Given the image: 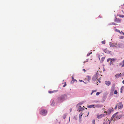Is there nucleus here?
<instances>
[{"instance_id": "aec40b11", "label": "nucleus", "mask_w": 124, "mask_h": 124, "mask_svg": "<svg viewBox=\"0 0 124 124\" xmlns=\"http://www.w3.org/2000/svg\"><path fill=\"white\" fill-rule=\"evenodd\" d=\"M106 98V96H103L102 99V100L103 101V102L105 101Z\"/></svg>"}, {"instance_id": "c85d7f7f", "label": "nucleus", "mask_w": 124, "mask_h": 124, "mask_svg": "<svg viewBox=\"0 0 124 124\" xmlns=\"http://www.w3.org/2000/svg\"><path fill=\"white\" fill-rule=\"evenodd\" d=\"M114 93L115 94H117V92L116 90H115L114 91Z\"/></svg>"}, {"instance_id": "052dcab7", "label": "nucleus", "mask_w": 124, "mask_h": 124, "mask_svg": "<svg viewBox=\"0 0 124 124\" xmlns=\"http://www.w3.org/2000/svg\"><path fill=\"white\" fill-rule=\"evenodd\" d=\"M83 82H84V83H85V84H86V83L85 82H84V81H83Z\"/></svg>"}, {"instance_id": "338daca9", "label": "nucleus", "mask_w": 124, "mask_h": 124, "mask_svg": "<svg viewBox=\"0 0 124 124\" xmlns=\"http://www.w3.org/2000/svg\"><path fill=\"white\" fill-rule=\"evenodd\" d=\"M103 124H106L105 123H104Z\"/></svg>"}, {"instance_id": "603ef678", "label": "nucleus", "mask_w": 124, "mask_h": 124, "mask_svg": "<svg viewBox=\"0 0 124 124\" xmlns=\"http://www.w3.org/2000/svg\"><path fill=\"white\" fill-rule=\"evenodd\" d=\"M79 81H80V82H83V81L82 80H79Z\"/></svg>"}, {"instance_id": "864d4df0", "label": "nucleus", "mask_w": 124, "mask_h": 124, "mask_svg": "<svg viewBox=\"0 0 124 124\" xmlns=\"http://www.w3.org/2000/svg\"><path fill=\"white\" fill-rule=\"evenodd\" d=\"M112 24H111V23H109L108 24V25H111Z\"/></svg>"}, {"instance_id": "680f3d73", "label": "nucleus", "mask_w": 124, "mask_h": 124, "mask_svg": "<svg viewBox=\"0 0 124 124\" xmlns=\"http://www.w3.org/2000/svg\"><path fill=\"white\" fill-rule=\"evenodd\" d=\"M71 110H72V109H71L70 110V111L71 112Z\"/></svg>"}, {"instance_id": "ea45409f", "label": "nucleus", "mask_w": 124, "mask_h": 124, "mask_svg": "<svg viewBox=\"0 0 124 124\" xmlns=\"http://www.w3.org/2000/svg\"><path fill=\"white\" fill-rule=\"evenodd\" d=\"M80 105H78V104L76 106V107L77 108H78V109H79V108L80 107Z\"/></svg>"}, {"instance_id": "6e6d98bb", "label": "nucleus", "mask_w": 124, "mask_h": 124, "mask_svg": "<svg viewBox=\"0 0 124 124\" xmlns=\"http://www.w3.org/2000/svg\"><path fill=\"white\" fill-rule=\"evenodd\" d=\"M122 83L123 84H124V80H123L122 81Z\"/></svg>"}, {"instance_id": "c9c22d12", "label": "nucleus", "mask_w": 124, "mask_h": 124, "mask_svg": "<svg viewBox=\"0 0 124 124\" xmlns=\"http://www.w3.org/2000/svg\"><path fill=\"white\" fill-rule=\"evenodd\" d=\"M92 54V52H91L90 53H88L87 54V56H89L90 54Z\"/></svg>"}, {"instance_id": "4d7b16f0", "label": "nucleus", "mask_w": 124, "mask_h": 124, "mask_svg": "<svg viewBox=\"0 0 124 124\" xmlns=\"http://www.w3.org/2000/svg\"><path fill=\"white\" fill-rule=\"evenodd\" d=\"M93 93V92H92L90 94L91 95H92Z\"/></svg>"}, {"instance_id": "72a5a7b5", "label": "nucleus", "mask_w": 124, "mask_h": 124, "mask_svg": "<svg viewBox=\"0 0 124 124\" xmlns=\"http://www.w3.org/2000/svg\"><path fill=\"white\" fill-rule=\"evenodd\" d=\"M113 44H112L111 43H109V45L110 46L113 47Z\"/></svg>"}, {"instance_id": "20e7f679", "label": "nucleus", "mask_w": 124, "mask_h": 124, "mask_svg": "<svg viewBox=\"0 0 124 124\" xmlns=\"http://www.w3.org/2000/svg\"><path fill=\"white\" fill-rule=\"evenodd\" d=\"M56 100L57 103H61L63 101L61 96L58 97Z\"/></svg>"}, {"instance_id": "5fc2aeb1", "label": "nucleus", "mask_w": 124, "mask_h": 124, "mask_svg": "<svg viewBox=\"0 0 124 124\" xmlns=\"http://www.w3.org/2000/svg\"><path fill=\"white\" fill-rule=\"evenodd\" d=\"M121 32L124 35V33L122 32V31H121Z\"/></svg>"}, {"instance_id": "774afa93", "label": "nucleus", "mask_w": 124, "mask_h": 124, "mask_svg": "<svg viewBox=\"0 0 124 124\" xmlns=\"http://www.w3.org/2000/svg\"><path fill=\"white\" fill-rule=\"evenodd\" d=\"M89 112H88V115H89Z\"/></svg>"}, {"instance_id": "6e6552de", "label": "nucleus", "mask_w": 124, "mask_h": 124, "mask_svg": "<svg viewBox=\"0 0 124 124\" xmlns=\"http://www.w3.org/2000/svg\"><path fill=\"white\" fill-rule=\"evenodd\" d=\"M102 50L103 51L106 53L107 54H111V51H110L107 50V49H102Z\"/></svg>"}, {"instance_id": "4be33fe9", "label": "nucleus", "mask_w": 124, "mask_h": 124, "mask_svg": "<svg viewBox=\"0 0 124 124\" xmlns=\"http://www.w3.org/2000/svg\"><path fill=\"white\" fill-rule=\"evenodd\" d=\"M124 86H122L121 87V88H120V92L121 93H122V91H123V89H124Z\"/></svg>"}, {"instance_id": "e433bc0d", "label": "nucleus", "mask_w": 124, "mask_h": 124, "mask_svg": "<svg viewBox=\"0 0 124 124\" xmlns=\"http://www.w3.org/2000/svg\"><path fill=\"white\" fill-rule=\"evenodd\" d=\"M111 24H112L114 25H117V24L116 23H114V22H112V23H111Z\"/></svg>"}, {"instance_id": "39448f33", "label": "nucleus", "mask_w": 124, "mask_h": 124, "mask_svg": "<svg viewBox=\"0 0 124 124\" xmlns=\"http://www.w3.org/2000/svg\"><path fill=\"white\" fill-rule=\"evenodd\" d=\"M61 96L63 101L66 100L67 98V96L66 94H63L61 95Z\"/></svg>"}, {"instance_id": "c756f323", "label": "nucleus", "mask_w": 124, "mask_h": 124, "mask_svg": "<svg viewBox=\"0 0 124 124\" xmlns=\"http://www.w3.org/2000/svg\"><path fill=\"white\" fill-rule=\"evenodd\" d=\"M77 116H74V117L73 118V119H75L76 120H77Z\"/></svg>"}, {"instance_id": "49530a36", "label": "nucleus", "mask_w": 124, "mask_h": 124, "mask_svg": "<svg viewBox=\"0 0 124 124\" xmlns=\"http://www.w3.org/2000/svg\"><path fill=\"white\" fill-rule=\"evenodd\" d=\"M117 104H116V106L115 107V109H116L117 108Z\"/></svg>"}, {"instance_id": "7c9ffc66", "label": "nucleus", "mask_w": 124, "mask_h": 124, "mask_svg": "<svg viewBox=\"0 0 124 124\" xmlns=\"http://www.w3.org/2000/svg\"><path fill=\"white\" fill-rule=\"evenodd\" d=\"M115 31L116 32H118L120 33V30H118L117 29H115Z\"/></svg>"}, {"instance_id": "ddd939ff", "label": "nucleus", "mask_w": 124, "mask_h": 124, "mask_svg": "<svg viewBox=\"0 0 124 124\" xmlns=\"http://www.w3.org/2000/svg\"><path fill=\"white\" fill-rule=\"evenodd\" d=\"M118 46L119 47L121 48H124V44L122 43H120L118 44Z\"/></svg>"}, {"instance_id": "58836bf2", "label": "nucleus", "mask_w": 124, "mask_h": 124, "mask_svg": "<svg viewBox=\"0 0 124 124\" xmlns=\"http://www.w3.org/2000/svg\"><path fill=\"white\" fill-rule=\"evenodd\" d=\"M100 93V92H97L96 93V95H99Z\"/></svg>"}, {"instance_id": "412c9836", "label": "nucleus", "mask_w": 124, "mask_h": 124, "mask_svg": "<svg viewBox=\"0 0 124 124\" xmlns=\"http://www.w3.org/2000/svg\"><path fill=\"white\" fill-rule=\"evenodd\" d=\"M87 77L88 78V82H89L90 80L91 79V77L89 76L88 75L87 76Z\"/></svg>"}, {"instance_id": "a18cd8bd", "label": "nucleus", "mask_w": 124, "mask_h": 124, "mask_svg": "<svg viewBox=\"0 0 124 124\" xmlns=\"http://www.w3.org/2000/svg\"><path fill=\"white\" fill-rule=\"evenodd\" d=\"M123 64L122 65V67H123L124 66V60L123 62Z\"/></svg>"}, {"instance_id": "bf43d9fd", "label": "nucleus", "mask_w": 124, "mask_h": 124, "mask_svg": "<svg viewBox=\"0 0 124 124\" xmlns=\"http://www.w3.org/2000/svg\"><path fill=\"white\" fill-rule=\"evenodd\" d=\"M99 17H100V18H101V16H99Z\"/></svg>"}, {"instance_id": "1a4fd4ad", "label": "nucleus", "mask_w": 124, "mask_h": 124, "mask_svg": "<svg viewBox=\"0 0 124 124\" xmlns=\"http://www.w3.org/2000/svg\"><path fill=\"white\" fill-rule=\"evenodd\" d=\"M106 114H101L100 115H97V117L98 119L101 118L105 116Z\"/></svg>"}, {"instance_id": "f03ea898", "label": "nucleus", "mask_w": 124, "mask_h": 124, "mask_svg": "<svg viewBox=\"0 0 124 124\" xmlns=\"http://www.w3.org/2000/svg\"><path fill=\"white\" fill-rule=\"evenodd\" d=\"M47 113V111L45 109H42L40 111V114L42 116H45L46 115Z\"/></svg>"}, {"instance_id": "0e129e2a", "label": "nucleus", "mask_w": 124, "mask_h": 124, "mask_svg": "<svg viewBox=\"0 0 124 124\" xmlns=\"http://www.w3.org/2000/svg\"><path fill=\"white\" fill-rule=\"evenodd\" d=\"M86 62V61H84V63H85Z\"/></svg>"}, {"instance_id": "c03bdc74", "label": "nucleus", "mask_w": 124, "mask_h": 124, "mask_svg": "<svg viewBox=\"0 0 124 124\" xmlns=\"http://www.w3.org/2000/svg\"><path fill=\"white\" fill-rule=\"evenodd\" d=\"M65 118H66V116L65 115H63V119H65Z\"/></svg>"}, {"instance_id": "79ce46f5", "label": "nucleus", "mask_w": 124, "mask_h": 124, "mask_svg": "<svg viewBox=\"0 0 124 124\" xmlns=\"http://www.w3.org/2000/svg\"><path fill=\"white\" fill-rule=\"evenodd\" d=\"M82 121L81 118H79V122L81 123Z\"/></svg>"}, {"instance_id": "393cba45", "label": "nucleus", "mask_w": 124, "mask_h": 124, "mask_svg": "<svg viewBox=\"0 0 124 124\" xmlns=\"http://www.w3.org/2000/svg\"><path fill=\"white\" fill-rule=\"evenodd\" d=\"M83 113H80V114H79V118H82V115L83 114Z\"/></svg>"}, {"instance_id": "7ed1b4c3", "label": "nucleus", "mask_w": 124, "mask_h": 124, "mask_svg": "<svg viewBox=\"0 0 124 124\" xmlns=\"http://www.w3.org/2000/svg\"><path fill=\"white\" fill-rule=\"evenodd\" d=\"M114 111V109L112 108H109L108 109V113L107 114V111H105V113H106V115H110L111 113L112 112H113Z\"/></svg>"}, {"instance_id": "de8ad7c7", "label": "nucleus", "mask_w": 124, "mask_h": 124, "mask_svg": "<svg viewBox=\"0 0 124 124\" xmlns=\"http://www.w3.org/2000/svg\"><path fill=\"white\" fill-rule=\"evenodd\" d=\"M66 82L65 83L64 85H63V87H65V86H66Z\"/></svg>"}, {"instance_id": "423d86ee", "label": "nucleus", "mask_w": 124, "mask_h": 124, "mask_svg": "<svg viewBox=\"0 0 124 124\" xmlns=\"http://www.w3.org/2000/svg\"><path fill=\"white\" fill-rule=\"evenodd\" d=\"M97 74H98V73H97V72L95 75L93 76L92 78V80L93 81H94V82H95L96 81H97L96 79L97 78ZM96 82L97 83V81H96Z\"/></svg>"}, {"instance_id": "f257e3e1", "label": "nucleus", "mask_w": 124, "mask_h": 124, "mask_svg": "<svg viewBox=\"0 0 124 124\" xmlns=\"http://www.w3.org/2000/svg\"><path fill=\"white\" fill-rule=\"evenodd\" d=\"M117 60V59L115 58H108L107 60V62H108L110 61V65H113V63L115 61Z\"/></svg>"}, {"instance_id": "b1692460", "label": "nucleus", "mask_w": 124, "mask_h": 124, "mask_svg": "<svg viewBox=\"0 0 124 124\" xmlns=\"http://www.w3.org/2000/svg\"><path fill=\"white\" fill-rule=\"evenodd\" d=\"M94 105H89L88 106V108H92L93 107H94Z\"/></svg>"}, {"instance_id": "6ab92c4d", "label": "nucleus", "mask_w": 124, "mask_h": 124, "mask_svg": "<svg viewBox=\"0 0 124 124\" xmlns=\"http://www.w3.org/2000/svg\"><path fill=\"white\" fill-rule=\"evenodd\" d=\"M94 106L95 107L100 108L101 107V106L100 104L94 105Z\"/></svg>"}, {"instance_id": "4468645a", "label": "nucleus", "mask_w": 124, "mask_h": 124, "mask_svg": "<svg viewBox=\"0 0 124 124\" xmlns=\"http://www.w3.org/2000/svg\"><path fill=\"white\" fill-rule=\"evenodd\" d=\"M121 73L117 74L115 75V77L116 78H118L119 77H121Z\"/></svg>"}, {"instance_id": "69168bd1", "label": "nucleus", "mask_w": 124, "mask_h": 124, "mask_svg": "<svg viewBox=\"0 0 124 124\" xmlns=\"http://www.w3.org/2000/svg\"><path fill=\"white\" fill-rule=\"evenodd\" d=\"M99 56H99V60H100V58L99 57Z\"/></svg>"}, {"instance_id": "a878e982", "label": "nucleus", "mask_w": 124, "mask_h": 124, "mask_svg": "<svg viewBox=\"0 0 124 124\" xmlns=\"http://www.w3.org/2000/svg\"><path fill=\"white\" fill-rule=\"evenodd\" d=\"M104 59H105L104 57H102L101 59V60L100 61V62L101 63L102 62H103V61H104Z\"/></svg>"}, {"instance_id": "2f4dec72", "label": "nucleus", "mask_w": 124, "mask_h": 124, "mask_svg": "<svg viewBox=\"0 0 124 124\" xmlns=\"http://www.w3.org/2000/svg\"><path fill=\"white\" fill-rule=\"evenodd\" d=\"M101 43H102L103 44H105V40H104L103 41H102L101 42Z\"/></svg>"}, {"instance_id": "a19ab883", "label": "nucleus", "mask_w": 124, "mask_h": 124, "mask_svg": "<svg viewBox=\"0 0 124 124\" xmlns=\"http://www.w3.org/2000/svg\"><path fill=\"white\" fill-rule=\"evenodd\" d=\"M119 16L120 17H122V18H123L124 16L123 15H120Z\"/></svg>"}, {"instance_id": "4c0bfd02", "label": "nucleus", "mask_w": 124, "mask_h": 124, "mask_svg": "<svg viewBox=\"0 0 124 124\" xmlns=\"http://www.w3.org/2000/svg\"><path fill=\"white\" fill-rule=\"evenodd\" d=\"M95 121L94 120H93L92 121V123L93 124H95Z\"/></svg>"}, {"instance_id": "2eb2a0df", "label": "nucleus", "mask_w": 124, "mask_h": 124, "mask_svg": "<svg viewBox=\"0 0 124 124\" xmlns=\"http://www.w3.org/2000/svg\"><path fill=\"white\" fill-rule=\"evenodd\" d=\"M115 84H113L112 85L111 87V91H112V92H113V91H114V90L115 89Z\"/></svg>"}, {"instance_id": "a211bd4d", "label": "nucleus", "mask_w": 124, "mask_h": 124, "mask_svg": "<svg viewBox=\"0 0 124 124\" xmlns=\"http://www.w3.org/2000/svg\"><path fill=\"white\" fill-rule=\"evenodd\" d=\"M118 112H117L115 114H114V115H113L112 116L111 118V119H113L116 116V115L118 113Z\"/></svg>"}, {"instance_id": "3c124183", "label": "nucleus", "mask_w": 124, "mask_h": 124, "mask_svg": "<svg viewBox=\"0 0 124 124\" xmlns=\"http://www.w3.org/2000/svg\"><path fill=\"white\" fill-rule=\"evenodd\" d=\"M113 47H116V46L115 45L113 44Z\"/></svg>"}, {"instance_id": "37998d69", "label": "nucleus", "mask_w": 124, "mask_h": 124, "mask_svg": "<svg viewBox=\"0 0 124 124\" xmlns=\"http://www.w3.org/2000/svg\"><path fill=\"white\" fill-rule=\"evenodd\" d=\"M112 119H111H111H109L108 120V121H109V124H110V123L111 122V121H112Z\"/></svg>"}, {"instance_id": "13d9d810", "label": "nucleus", "mask_w": 124, "mask_h": 124, "mask_svg": "<svg viewBox=\"0 0 124 124\" xmlns=\"http://www.w3.org/2000/svg\"><path fill=\"white\" fill-rule=\"evenodd\" d=\"M98 82H99V83H100L101 82V81H100V80H98Z\"/></svg>"}, {"instance_id": "f704fd0d", "label": "nucleus", "mask_w": 124, "mask_h": 124, "mask_svg": "<svg viewBox=\"0 0 124 124\" xmlns=\"http://www.w3.org/2000/svg\"><path fill=\"white\" fill-rule=\"evenodd\" d=\"M97 91V90H92V92L93 93Z\"/></svg>"}, {"instance_id": "f8f14e48", "label": "nucleus", "mask_w": 124, "mask_h": 124, "mask_svg": "<svg viewBox=\"0 0 124 124\" xmlns=\"http://www.w3.org/2000/svg\"><path fill=\"white\" fill-rule=\"evenodd\" d=\"M122 115L121 114L118 115L116 117V119H120L122 117Z\"/></svg>"}, {"instance_id": "f3484780", "label": "nucleus", "mask_w": 124, "mask_h": 124, "mask_svg": "<svg viewBox=\"0 0 124 124\" xmlns=\"http://www.w3.org/2000/svg\"><path fill=\"white\" fill-rule=\"evenodd\" d=\"M84 110V108L81 107H80L79 108V109H77V110L78 111H81L82 110Z\"/></svg>"}, {"instance_id": "5701e85b", "label": "nucleus", "mask_w": 124, "mask_h": 124, "mask_svg": "<svg viewBox=\"0 0 124 124\" xmlns=\"http://www.w3.org/2000/svg\"><path fill=\"white\" fill-rule=\"evenodd\" d=\"M84 103V101H82L79 102L78 104V105H80V106Z\"/></svg>"}, {"instance_id": "09e8293b", "label": "nucleus", "mask_w": 124, "mask_h": 124, "mask_svg": "<svg viewBox=\"0 0 124 124\" xmlns=\"http://www.w3.org/2000/svg\"><path fill=\"white\" fill-rule=\"evenodd\" d=\"M88 60H89V59H87L86 60V62H88Z\"/></svg>"}, {"instance_id": "9d476101", "label": "nucleus", "mask_w": 124, "mask_h": 124, "mask_svg": "<svg viewBox=\"0 0 124 124\" xmlns=\"http://www.w3.org/2000/svg\"><path fill=\"white\" fill-rule=\"evenodd\" d=\"M55 99H53L51 100L50 101L51 103V105L52 106H54V104L55 103Z\"/></svg>"}, {"instance_id": "473e14b6", "label": "nucleus", "mask_w": 124, "mask_h": 124, "mask_svg": "<svg viewBox=\"0 0 124 124\" xmlns=\"http://www.w3.org/2000/svg\"><path fill=\"white\" fill-rule=\"evenodd\" d=\"M54 92L53 91H48L49 93H53Z\"/></svg>"}, {"instance_id": "0eeeda50", "label": "nucleus", "mask_w": 124, "mask_h": 124, "mask_svg": "<svg viewBox=\"0 0 124 124\" xmlns=\"http://www.w3.org/2000/svg\"><path fill=\"white\" fill-rule=\"evenodd\" d=\"M118 107V108L119 109H122L123 107V105L121 102H120L119 103H117V104Z\"/></svg>"}, {"instance_id": "8fccbe9b", "label": "nucleus", "mask_w": 124, "mask_h": 124, "mask_svg": "<svg viewBox=\"0 0 124 124\" xmlns=\"http://www.w3.org/2000/svg\"><path fill=\"white\" fill-rule=\"evenodd\" d=\"M83 71H84V72H85V71H86V70L84 69H83Z\"/></svg>"}, {"instance_id": "cd10ccee", "label": "nucleus", "mask_w": 124, "mask_h": 124, "mask_svg": "<svg viewBox=\"0 0 124 124\" xmlns=\"http://www.w3.org/2000/svg\"><path fill=\"white\" fill-rule=\"evenodd\" d=\"M72 81H73L74 82H75V81H77V80L75 79H74V78L73 77H72Z\"/></svg>"}, {"instance_id": "e2e57ef3", "label": "nucleus", "mask_w": 124, "mask_h": 124, "mask_svg": "<svg viewBox=\"0 0 124 124\" xmlns=\"http://www.w3.org/2000/svg\"><path fill=\"white\" fill-rule=\"evenodd\" d=\"M105 69H104L103 70V71H105Z\"/></svg>"}, {"instance_id": "dca6fc26", "label": "nucleus", "mask_w": 124, "mask_h": 124, "mask_svg": "<svg viewBox=\"0 0 124 124\" xmlns=\"http://www.w3.org/2000/svg\"><path fill=\"white\" fill-rule=\"evenodd\" d=\"M120 21L121 20L120 19H117V18H116V17H115V19L114 20V21L115 22L117 23H120Z\"/></svg>"}, {"instance_id": "bb28decb", "label": "nucleus", "mask_w": 124, "mask_h": 124, "mask_svg": "<svg viewBox=\"0 0 124 124\" xmlns=\"http://www.w3.org/2000/svg\"><path fill=\"white\" fill-rule=\"evenodd\" d=\"M124 38V36H120L119 37V38L120 39H123Z\"/></svg>"}, {"instance_id": "9b49d317", "label": "nucleus", "mask_w": 124, "mask_h": 124, "mask_svg": "<svg viewBox=\"0 0 124 124\" xmlns=\"http://www.w3.org/2000/svg\"><path fill=\"white\" fill-rule=\"evenodd\" d=\"M105 83L106 85L108 86L110 85L111 84V82L109 81H105Z\"/></svg>"}]
</instances>
